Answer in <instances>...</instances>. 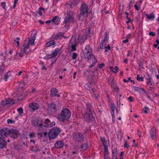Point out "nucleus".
<instances>
[{"instance_id": "f257e3e1", "label": "nucleus", "mask_w": 159, "mask_h": 159, "mask_svg": "<svg viewBox=\"0 0 159 159\" xmlns=\"http://www.w3.org/2000/svg\"><path fill=\"white\" fill-rule=\"evenodd\" d=\"M71 116V112L70 110L68 108H63L61 113L58 115V119L59 120L63 122L67 120Z\"/></svg>"}, {"instance_id": "f03ea898", "label": "nucleus", "mask_w": 159, "mask_h": 159, "mask_svg": "<svg viewBox=\"0 0 159 159\" xmlns=\"http://www.w3.org/2000/svg\"><path fill=\"white\" fill-rule=\"evenodd\" d=\"M61 130L58 127H54L49 130L48 135L49 140L56 139L61 132Z\"/></svg>"}, {"instance_id": "7ed1b4c3", "label": "nucleus", "mask_w": 159, "mask_h": 159, "mask_svg": "<svg viewBox=\"0 0 159 159\" xmlns=\"http://www.w3.org/2000/svg\"><path fill=\"white\" fill-rule=\"evenodd\" d=\"M92 50L90 48V47L89 45H87L85 48L84 52V57L85 59H88L90 60L92 56H93L92 55Z\"/></svg>"}, {"instance_id": "20e7f679", "label": "nucleus", "mask_w": 159, "mask_h": 159, "mask_svg": "<svg viewBox=\"0 0 159 159\" xmlns=\"http://www.w3.org/2000/svg\"><path fill=\"white\" fill-rule=\"evenodd\" d=\"M32 125L35 127H40L42 128L43 124L42 122L41 119L40 118H35L32 120Z\"/></svg>"}, {"instance_id": "39448f33", "label": "nucleus", "mask_w": 159, "mask_h": 159, "mask_svg": "<svg viewBox=\"0 0 159 159\" xmlns=\"http://www.w3.org/2000/svg\"><path fill=\"white\" fill-rule=\"evenodd\" d=\"M57 108L56 104L51 102L48 105V110L51 114H53L57 111Z\"/></svg>"}, {"instance_id": "423d86ee", "label": "nucleus", "mask_w": 159, "mask_h": 159, "mask_svg": "<svg viewBox=\"0 0 159 159\" xmlns=\"http://www.w3.org/2000/svg\"><path fill=\"white\" fill-rule=\"evenodd\" d=\"M84 120L87 123H89L94 120V118L92 115V112H86L84 113Z\"/></svg>"}, {"instance_id": "0eeeda50", "label": "nucleus", "mask_w": 159, "mask_h": 159, "mask_svg": "<svg viewBox=\"0 0 159 159\" xmlns=\"http://www.w3.org/2000/svg\"><path fill=\"white\" fill-rule=\"evenodd\" d=\"M84 136L82 134L78 132L75 134L73 136V139L77 142H82L84 139Z\"/></svg>"}, {"instance_id": "6e6552de", "label": "nucleus", "mask_w": 159, "mask_h": 159, "mask_svg": "<svg viewBox=\"0 0 159 159\" xmlns=\"http://www.w3.org/2000/svg\"><path fill=\"white\" fill-rule=\"evenodd\" d=\"M15 102L12 98H9L6 100L5 101L3 100L1 102L0 105L1 106H4L7 104H10L12 105L14 104Z\"/></svg>"}, {"instance_id": "1a4fd4ad", "label": "nucleus", "mask_w": 159, "mask_h": 159, "mask_svg": "<svg viewBox=\"0 0 159 159\" xmlns=\"http://www.w3.org/2000/svg\"><path fill=\"white\" fill-rule=\"evenodd\" d=\"M10 130L7 128H3L1 130L0 135L3 138H6L10 134Z\"/></svg>"}, {"instance_id": "9d476101", "label": "nucleus", "mask_w": 159, "mask_h": 159, "mask_svg": "<svg viewBox=\"0 0 159 159\" xmlns=\"http://www.w3.org/2000/svg\"><path fill=\"white\" fill-rule=\"evenodd\" d=\"M29 44H28V42L26 39L25 40L22 46L23 51L24 53L27 54L30 52V49L29 48Z\"/></svg>"}, {"instance_id": "9b49d317", "label": "nucleus", "mask_w": 159, "mask_h": 159, "mask_svg": "<svg viewBox=\"0 0 159 159\" xmlns=\"http://www.w3.org/2000/svg\"><path fill=\"white\" fill-rule=\"evenodd\" d=\"M36 33L34 34H32L30 38H27L28 39V40L27 41L28 42V44L29 45L30 44L32 46L34 45V41L36 39Z\"/></svg>"}, {"instance_id": "f8f14e48", "label": "nucleus", "mask_w": 159, "mask_h": 159, "mask_svg": "<svg viewBox=\"0 0 159 159\" xmlns=\"http://www.w3.org/2000/svg\"><path fill=\"white\" fill-rule=\"evenodd\" d=\"M7 148V142L3 138L0 137V149H3Z\"/></svg>"}, {"instance_id": "ddd939ff", "label": "nucleus", "mask_w": 159, "mask_h": 159, "mask_svg": "<svg viewBox=\"0 0 159 159\" xmlns=\"http://www.w3.org/2000/svg\"><path fill=\"white\" fill-rule=\"evenodd\" d=\"M10 135L13 137L14 138H17L19 136L18 132L16 130L12 129L10 130Z\"/></svg>"}, {"instance_id": "4468645a", "label": "nucleus", "mask_w": 159, "mask_h": 159, "mask_svg": "<svg viewBox=\"0 0 159 159\" xmlns=\"http://www.w3.org/2000/svg\"><path fill=\"white\" fill-rule=\"evenodd\" d=\"M144 77L147 80V85L149 86H152V79L149 75L148 73H147L146 75H144Z\"/></svg>"}, {"instance_id": "2eb2a0df", "label": "nucleus", "mask_w": 159, "mask_h": 159, "mask_svg": "<svg viewBox=\"0 0 159 159\" xmlns=\"http://www.w3.org/2000/svg\"><path fill=\"white\" fill-rule=\"evenodd\" d=\"M64 145L63 141H58L56 142L54 144L55 147L57 148L60 149L62 148Z\"/></svg>"}, {"instance_id": "dca6fc26", "label": "nucleus", "mask_w": 159, "mask_h": 159, "mask_svg": "<svg viewBox=\"0 0 159 159\" xmlns=\"http://www.w3.org/2000/svg\"><path fill=\"white\" fill-rule=\"evenodd\" d=\"M80 2V0H70L68 4L69 5L70 7H72L76 6Z\"/></svg>"}, {"instance_id": "f3484780", "label": "nucleus", "mask_w": 159, "mask_h": 159, "mask_svg": "<svg viewBox=\"0 0 159 159\" xmlns=\"http://www.w3.org/2000/svg\"><path fill=\"white\" fill-rule=\"evenodd\" d=\"M132 89L134 91H137L140 93L143 94L145 93V91L143 88H139L137 87L133 86Z\"/></svg>"}, {"instance_id": "a211bd4d", "label": "nucleus", "mask_w": 159, "mask_h": 159, "mask_svg": "<svg viewBox=\"0 0 159 159\" xmlns=\"http://www.w3.org/2000/svg\"><path fill=\"white\" fill-rule=\"evenodd\" d=\"M156 130L155 128L153 127H152L150 130V134L151 135V137L152 139H155L156 138Z\"/></svg>"}, {"instance_id": "6ab92c4d", "label": "nucleus", "mask_w": 159, "mask_h": 159, "mask_svg": "<svg viewBox=\"0 0 159 159\" xmlns=\"http://www.w3.org/2000/svg\"><path fill=\"white\" fill-rule=\"evenodd\" d=\"M87 37L85 35H80L79 36L78 39L79 40V42L80 44L84 43L85 40L86 39Z\"/></svg>"}, {"instance_id": "aec40b11", "label": "nucleus", "mask_w": 159, "mask_h": 159, "mask_svg": "<svg viewBox=\"0 0 159 159\" xmlns=\"http://www.w3.org/2000/svg\"><path fill=\"white\" fill-rule=\"evenodd\" d=\"M76 38V35L74 34L72 35L69 43V45H70L77 44Z\"/></svg>"}, {"instance_id": "412c9836", "label": "nucleus", "mask_w": 159, "mask_h": 159, "mask_svg": "<svg viewBox=\"0 0 159 159\" xmlns=\"http://www.w3.org/2000/svg\"><path fill=\"white\" fill-rule=\"evenodd\" d=\"M118 154V151L117 148H115L112 151V157L111 159H118L117 156Z\"/></svg>"}, {"instance_id": "4be33fe9", "label": "nucleus", "mask_w": 159, "mask_h": 159, "mask_svg": "<svg viewBox=\"0 0 159 159\" xmlns=\"http://www.w3.org/2000/svg\"><path fill=\"white\" fill-rule=\"evenodd\" d=\"M81 13L85 14L88 13V8L85 4L83 5L81 8Z\"/></svg>"}, {"instance_id": "5701e85b", "label": "nucleus", "mask_w": 159, "mask_h": 159, "mask_svg": "<svg viewBox=\"0 0 159 159\" xmlns=\"http://www.w3.org/2000/svg\"><path fill=\"white\" fill-rule=\"evenodd\" d=\"M74 20V18L68 17L66 16L64 18V20L63 23L65 24H67L70 22H72L73 23Z\"/></svg>"}, {"instance_id": "b1692460", "label": "nucleus", "mask_w": 159, "mask_h": 159, "mask_svg": "<svg viewBox=\"0 0 159 159\" xmlns=\"http://www.w3.org/2000/svg\"><path fill=\"white\" fill-rule=\"evenodd\" d=\"M29 107L33 111H34L39 108V105L38 103H32L29 104Z\"/></svg>"}, {"instance_id": "393cba45", "label": "nucleus", "mask_w": 159, "mask_h": 159, "mask_svg": "<svg viewBox=\"0 0 159 159\" xmlns=\"http://www.w3.org/2000/svg\"><path fill=\"white\" fill-rule=\"evenodd\" d=\"M86 105L87 107L86 110V112H89L90 113L92 112L93 111V109L91 103L89 102L87 103L86 104Z\"/></svg>"}, {"instance_id": "a878e982", "label": "nucleus", "mask_w": 159, "mask_h": 159, "mask_svg": "<svg viewBox=\"0 0 159 159\" xmlns=\"http://www.w3.org/2000/svg\"><path fill=\"white\" fill-rule=\"evenodd\" d=\"M58 92L57 89L55 88H52L50 90V96L52 97L56 96V93Z\"/></svg>"}, {"instance_id": "bb28decb", "label": "nucleus", "mask_w": 159, "mask_h": 159, "mask_svg": "<svg viewBox=\"0 0 159 159\" xmlns=\"http://www.w3.org/2000/svg\"><path fill=\"white\" fill-rule=\"evenodd\" d=\"M86 15L85 14L80 13L78 15V19L80 21H83L86 18Z\"/></svg>"}, {"instance_id": "cd10ccee", "label": "nucleus", "mask_w": 159, "mask_h": 159, "mask_svg": "<svg viewBox=\"0 0 159 159\" xmlns=\"http://www.w3.org/2000/svg\"><path fill=\"white\" fill-rule=\"evenodd\" d=\"M56 44V43L55 41L53 40H50L48 42L46 43V45L47 47H49L50 46L53 45V47H54V45Z\"/></svg>"}, {"instance_id": "c85d7f7f", "label": "nucleus", "mask_w": 159, "mask_h": 159, "mask_svg": "<svg viewBox=\"0 0 159 159\" xmlns=\"http://www.w3.org/2000/svg\"><path fill=\"white\" fill-rule=\"evenodd\" d=\"M60 51L59 49L58 48H57L55 49L54 52L52 53V57L53 58H55L57 56L58 53Z\"/></svg>"}, {"instance_id": "c756f323", "label": "nucleus", "mask_w": 159, "mask_h": 159, "mask_svg": "<svg viewBox=\"0 0 159 159\" xmlns=\"http://www.w3.org/2000/svg\"><path fill=\"white\" fill-rule=\"evenodd\" d=\"M91 59H93V63L92 64L90 65L89 66V68L92 67L94 65L96 64V63L97 62V60L96 58L94 56H93L91 57Z\"/></svg>"}, {"instance_id": "7c9ffc66", "label": "nucleus", "mask_w": 159, "mask_h": 159, "mask_svg": "<svg viewBox=\"0 0 159 159\" xmlns=\"http://www.w3.org/2000/svg\"><path fill=\"white\" fill-rule=\"evenodd\" d=\"M66 16L74 18L73 11L70 10H68Z\"/></svg>"}, {"instance_id": "2f4dec72", "label": "nucleus", "mask_w": 159, "mask_h": 159, "mask_svg": "<svg viewBox=\"0 0 159 159\" xmlns=\"http://www.w3.org/2000/svg\"><path fill=\"white\" fill-rule=\"evenodd\" d=\"M58 18V16H54L52 19V22L54 23L56 25H58L59 24L58 23V19H57V18Z\"/></svg>"}, {"instance_id": "473e14b6", "label": "nucleus", "mask_w": 159, "mask_h": 159, "mask_svg": "<svg viewBox=\"0 0 159 159\" xmlns=\"http://www.w3.org/2000/svg\"><path fill=\"white\" fill-rule=\"evenodd\" d=\"M89 147V145L88 142H86L85 143L82 144L80 147V148L83 149L84 150H85Z\"/></svg>"}, {"instance_id": "72a5a7b5", "label": "nucleus", "mask_w": 159, "mask_h": 159, "mask_svg": "<svg viewBox=\"0 0 159 159\" xmlns=\"http://www.w3.org/2000/svg\"><path fill=\"white\" fill-rule=\"evenodd\" d=\"M110 107L111 109V113L114 114V110L116 109V107L115 105L113 103H111L110 104Z\"/></svg>"}, {"instance_id": "f704fd0d", "label": "nucleus", "mask_w": 159, "mask_h": 159, "mask_svg": "<svg viewBox=\"0 0 159 159\" xmlns=\"http://www.w3.org/2000/svg\"><path fill=\"white\" fill-rule=\"evenodd\" d=\"M147 18L149 20L153 19L155 18L154 14L153 13H152L150 14H147L146 15Z\"/></svg>"}, {"instance_id": "c9c22d12", "label": "nucleus", "mask_w": 159, "mask_h": 159, "mask_svg": "<svg viewBox=\"0 0 159 159\" xmlns=\"http://www.w3.org/2000/svg\"><path fill=\"white\" fill-rule=\"evenodd\" d=\"M90 28H87L85 30V33L84 35L86 36L87 37L88 36H89L90 34Z\"/></svg>"}, {"instance_id": "e433bc0d", "label": "nucleus", "mask_w": 159, "mask_h": 159, "mask_svg": "<svg viewBox=\"0 0 159 159\" xmlns=\"http://www.w3.org/2000/svg\"><path fill=\"white\" fill-rule=\"evenodd\" d=\"M55 125V122L54 121H52V122H50L49 125H44V126L47 128L51 127L54 126Z\"/></svg>"}, {"instance_id": "4c0bfd02", "label": "nucleus", "mask_w": 159, "mask_h": 159, "mask_svg": "<svg viewBox=\"0 0 159 159\" xmlns=\"http://www.w3.org/2000/svg\"><path fill=\"white\" fill-rule=\"evenodd\" d=\"M3 64H2V66H0V79L1 78V75L3 73L4 69V67L3 66Z\"/></svg>"}, {"instance_id": "58836bf2", "label": "nucleus", "mask_w": 159, "mask_h": 159, "mask_svg": "<svg viewBox=\"0 0 159 159\" xmlns=\"http://www.w3.org/2000/svg\"><path fill=\"white\" fill-rule=\"evenodd\" d=\"M105 40H102L100 44V48L101 49H103L104 48V46L106 44V43H105Z\"/></svg>"}, {"instance_id": "ea45409f", "label": "nucleus", "mask_w": 159, "mask_h": 159, "mask_svg": "<svg viewBox=\"0 0 159 159\" xmlns=\"http://www.w3.org/2000/svg\"><path fill=\"white\" fill-rule=\"evenodd\" d=\"M101 140L102 142V143L104 145V146H107V141L105 139V138L104 137H101Z\"/></svg>"}, {"instance_id": "a19ab883", "label": "nucleus", "mask_w": 159, "mask_h": 159, "mask_svg": "<svg viewBox=\"0 0 159 159\" xmlns=\"http://www.w3.org/2000/svg\"><path fill=\"white\" fill-rule=\"evenodd\" d=\"M110 81L111 83L110 84V85L111 88H114V87H115L116 86V84L115 83V82L114 81V79H110Z\"/></svg>"}, {"instance_id": "79ce46f5", "label": "nucleus", "mask_w": 159, "mask_h": 159, "mask_svg": "<svg viewBox=\"0 0 159 159\" xmlns=\"http://www.w3.org/2000/svg\"><path fill=\"white\" fill-rule=\"evenodd\" d=\"M10 75V72L8 71L7 73L4 75V79L5 81H7V79H8L9 76Z\"/></svg>"}, {"instance_id": "37998d69", "label": "nucleus", "mask_w": 159, "mask_h": 159, "mask_svg": "<svg viewBox=\"0 0 159 159\" xmlns=\"http://www.w3.org/2000/svg\"><path fill=\"white\" fill-rule=\"evenodd\" d=\"M71 48H72V49L71 50V51H75L76 50V47L77 46V44H72L70 45Z\"/></svg>"}, {"instance_id": "c03bdc74", "label": "nucleus", "mask_w": 159, "mask_h": 159, "mask_svg": "<svg viewBox=\"0 0 159 159\" xmlns=\"http://www.w3.org/2000/svg\"><path fill=\"white\" fill-rule=\"evenodd\" d=\"M137 80L139 81H143V77L142 76L140 77V75L138 74L137 75Z\"/></svg>"}, {"instance_id": "a18cd8bd", "label": "nucleus", "mask_w": 159, "mask_h": 159, "mask_svg": "<svg viewBox=\"0 0 159 159\" xmlns=\"http://www.w3.org/2000/svg\"><path fill=\"white\" fill-rule=\"evenodd\" d=\"M41 10H42L43 11H44L45 9L43 7H40L39 9V15L40 16H41L43 15V13L42 11H41Z\"/></svg>"}, {"instance_id": "49530a36", "label": "nucleus", "mask_w": 159, "mask_h": 159, "mask_svg": "<svg viewBox=\"0 0 159 159\" xmlns=\"http://www.w3.org/2000/svg\"><path fill=\"white\" fill-rule=\"evenodd\" d=\"M91 84H90V85H89L88 84H85L84 87L85 88L88 90L89 91L90 90V89L92 88V87L91 85Z\"/></svg>"}, {"instance_id": "de8ad7c7", "label": "nucleus", "mask_w": 159, "mask_h": 159, "mask_svg": "<svg viewBox=\"0 0 159 159\" xmlns=\"http://www.w3.org/2000/svg\"><path fill=\"white\" fill-rule=\"evenodd\" d=\"M93 96L94 98L95 99L97 100L98 98L99 97V94L96 93V92L94 93H93Z\"/></svg>"}, {"instance_id": "09e8293b", "label": "nucleus", "mask_w": 159, "mask_h": 159, "mask_svg": "<svg viewBox=\"0 0 159 159\" xmlns=\"http://www.w3.org/2000/svg\"><path fill=\"white\" fill-rule=\"evenodd\" d=\"M108 146H104V154L106 153V155H108Z\"/></svg>"}, {"instance_id": "8fccbe9b", "label": "nucleus", "mask_w": 159, "mask_h": 159, "mask_svg": "<svg viewBox=\"0 0 159 159\" xmlns=\"http://www.w3.org/2000/svg\"><path fill=\"white\" fill-rule=\"evenodd\" d=\"M89 91L91 94H92L95 93L96 91V90L94 87H92V88L90 89V90H89Z\"/></svg>"}, {"instance_id": "3c124183", "label": "nucleus", "mask_w": 159, "mask_h": 159, "mask_svg": "<svg viewBox=\"0 0 159 159\" xmlns=\"http://www.w3.org/2000/svg\"><path fill=\"white\" fill-rule=\"evenodd\" d=\"M17 111L19 114H21L23 113V110L22 108L21 107L18 108Z\"/></svg>"}, {"instance_id": "603ef678", "label": "nucleus", "mask_w": 159, "mask_h": 159, "mask_svg": "<svg viewBox=\"0 0 159 159\" xmlns=\"http://www.w3.org/2000/svg\"><path fill=\"white\" fill-rule=\"evenodd\" d=\"M113 88V91L114 92H116V93H119V88L117 87L116 86V87H114Z\"/></svg>"}, {"instance_id": "864d4df0", "label": "nucleus", "mask_w": 159, "mask_h": 159, "mask_svg": "<svg viewBox=\"0 0 159 159\" xmlns=\"http://www.w3.org/2000/svg\"><path fill=\"white\" fill-rule=\"evenodd\" d=\"M77 54L76 52H73L72 56V58L73 59H76L77 57Z\"/></svg>"}, {"instance_id": "5fc2aeb1", "label": "nucleus", "mask_w": 159, "mask_h": 159, "mask_svg": "<svg viewBox=\"0 0 159 159\" xmlns=\"http://www.w3.org/2000/svg\"><path fill=\"white\" fill-rule=\"evenodd\" d=\"M53 38L54 39L57 40L59 39H61V38L59 37L57 35V34H54L53 35Z\"/></svg>"}, {"instance_id": "6e6d98bb", "label": "nucleus", "mask_w": 159, "mask_h": 159, "mask_svg": "<svg viewBox=\"0 0 159 159\" xmlns=\"http://www.w3.org/2000/svg\"><path fill=\"white\" fill-rule=\"evenodd\" d=\"M108 34L107 32H106L105 34V36H104V38L105 39L104 40H105V41H106V40H108V39H109L108 37Z\"/></svg>"}, {"instance_id": "4d7b16f0", "label": "nucleus", "mask_w": 159, "mask_h": 159, "mask_svg": "<svg viewBox=\"0 0 159 159\" xmlns=\"http://www.w3.org/2000/svg\"><path fill=\"white\" fill-rule=\"evenodd\" d=\"M25 84L24 82H21L19 84V87L21 89H23L24 88V86Z\"/></svg>"}, {"instance_id": "13d9d810", "label": "nucleus", "mask_w": 159, "mask_h": 159, "mask_svg": "<svg viewBox=\"0 0 159 159\" xmlns=\"http://www.w3.org/2000/svg\"><path fill=\"white\" fill-rule=\"evenodd\" d=\"M104 48H105V52H107L108 50H109L111 49V48L109 45L107 47H105Z\"/></svg>"}, {"instance_id": "bf43d9fd", "label": "nucleus", "mask_w": 159, "mask_h": 159, "mask_svg": "<svg viewBox=\"0 0 159 159\" xmlns=\"http://www.w3.org/2000/svg\"><path fill=\"white\" fill-rule=\"evenodd\" d=\"M46 59H49L50 58H53L52 57V54H47L46 56L45 57Z\"/></svg>"}, {"instance_id": "052dcab7", "label": "nucleus", "mask_w": 159, "mask_h": 159, "mask_svg": "<svg viewBox=\"0 0 159 159\" xmlns=\"http://www.w3.org/2000/svg\"><path fill=\"white\" fill-rule=\"evenodd\" d=\"M122 10L123 7H121L120 6L119 8V14H120V15H121L122 12Z\"/></svg>"}, {"instance_id": "680f3d73", "label": "nucleus", "mask_w": 159, "mask_h": 159, "mask_svg": "<svg viewBox=\"0 0 159 159\" xmlns=\"http://www.w3.org/2000/svg\"><path fill=\"white\" fill-rule=\"evenodd\" d=\"M115 71H113V73H116L119 70V68L117 66H116L114 67Z\"/></svg>"}, {"instance_id": "e2e57ef3", "label": "nucleus", "mask_w": 159, "mask_h": 159, "mask_svg": "<svg viewBox=\"0 0 159 159\" xmlns=\"http://www.w3.org/2000/svg\"><path fill=\"white\" fill-rule=\"evenodd\" d=\"M50 120L49 119H47L45 121L44 124L46 125H49V124L50 123Z\"/></svg>"}, {"instance_id": "0e129e2a", "label": "nucleus", "mask_w": 159, "mask_h": 159, "mask_svg": "<svg viewBox=\"0 0 159 159\" xmlns=\"http://www.w3.org/2000/svg\"><path fill=\"white\" fill-rule=\"evenodd\" d=\"M32 151L34 152H39L40 151L41 149H40L39 148H37L36 149H34V148L31 150Z\"/></svg>"}, {"instance_id": "69168bd1", "label": "nucleus", "mask_w": 159, "mask_h": 159, "mask_svg": "<svg viewBox=\"0 0 159 159\" xmlns=\"http://www.w3.org/2000/svg\"><path fill=\"white\" fill-rule=\"evenodd\" d=\"M111 116L112 118V122L115 123V116L114 114L111 113Z\"/></svg>"}, {"instance_id": "338daca9", "label": "nucleus", "mask_w": 159, "mask_h": 159, "mask_svg": "<svg viewBox=\"0 0 159 159\" xmlns=\"http://www.w3.org/2000/svg\"><path fill=\"white\" fill-rule=\"evenodd\" d=\"M144 112L145 113H147L148 112V111L149 110V108L148 107H145L143 109Z\"/></svg>"}, {"instance_id": "774afa93", "label": "nucleus", "mask_w": 159, "mask_h": 159, "mask_svg": "<svg viewBox=\"0 0 159 159\" xmlns=\"http://www.w3.org/2000/svg\"><path fill=\"white\" fill-rule=\"evenodd\" d=\"M149 35L150 36H154L155 35V33L154 32L151 31L149 33Z\"/></svg>"}]
</instances>
